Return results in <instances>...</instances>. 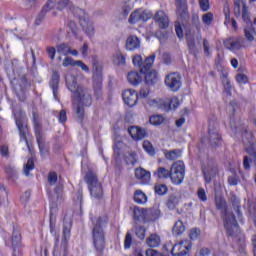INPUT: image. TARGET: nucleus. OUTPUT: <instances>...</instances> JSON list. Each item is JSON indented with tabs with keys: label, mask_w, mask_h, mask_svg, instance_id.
<instances>
[{
	"label": "nucleus",
	"mask_w": 256,
	"mask_h": 256,
	"mask_svg": "<svg viewBox=\"0 0 256 256\" xmlns=\"http://www.w3.org/2000/svg\"><path fill=\"white\" fill-rule=\"evenodd\" d=\"M66 85L73 93L72 96V105L73 110L76 113L77 119H80V121L85 117V110L83 107H91V103H93V100L91 98V94L87 89L77 85L75 75L68 73L66 74Z\"/></svg>",
	"instance_id": "1"
},
{
	"label": "nucleus",
	"mask_w": 256,
	"mask_h": 256,
	"mask_svg": "<svg viewBox=\"0 0 256 256\" xmlns=\"http://www.w3.org/2000/svg\"><path fill=\"white\" fill-rule=\"evenodd\" d=\"M216 209L221 211V217L224 223V229H226V233L230 237H235L237 233H239V224H237V220L235 219V214L227 208V202L225 199L221 197L216 198Z\"/></svg>",
	"instance_id": "2"
},
{
	"label": "nucleus",
	"mask_w": 256,
	"mask_h": 256,
	"mask_svg": "<svg viewBox=\"0 0 256 256\" xmlns=\"http://www.w3.org/2000/svg\"><path fill=\"white\" fill-rule=\"evenodd\" d=\"M139 72H130V83L131 85H139L141 81H143V76L145 75V83L146 85H155L157 81H159V73L156 72L155 69L151 68L149 65L139 66Z\"/></svg>",
	"instance_id": "3"
},
{
	"label": "nucleus",
	"mask_w": 256,
	"mask_h": 256,
	"mask_svg": "<svg viewBox=\"0 0 256 256\" xmlns=\"http://www.w3.org/2000/svg\"><path fill=\"white\" fill-rule=\"evenodd\" d=\"M91 221L94 225L92 229L93 245L96 251H103L105 247V232L103 231V225L107 223V216L91 217Z\"/></svg>",
	"instance_id": "4"
},
{
	"label": "nucleus",
	"mask_w": 256,
	"mask_h": 256,
	"mask_svg": "<svg viewBox=\"0 0 256 256\" xmlns=\"http://www.w3.org/2000/svg\"><path fill=\"white\" fill-rule=\"evenodd\" d=\"M85 182L88 185L91 197L94 199H101L103 197V186L97 179V174L88 171L85 176Z\"/></svg>",
	"instance_id": "5"
},
{
	"label": "nucleus",
	"mask_w": 256,
	"mask_h": 256,
	"mask_svg": "<svg viewBox=\"0 0 256 256\" xmlns=\"http://www.w3.org/2000/svg\"><path fill=\"white\" fill-rule=\"evenodd\" d=\"M74 15L78 19L86 35H88V37H93V35L95 34V28L93 27V23L89 21V17L87 16L85 10L81 8H76L74 10Z\"/></svg>",
	"instance_id": "6"
},
{
	"label": "nucleus",
	"mask_w": 256,
	"mask_h": 256,
	"mask_svg": "<svg viewBox=\"0 0 256 256\" xmlns=\"http://www.w3.org/2000/svg\"><path fill=\"white\" fill-rule=\"evenodd\" d=\"M170 179L174 185H181L185 179V163L176 161L170 168Z\"/></svg>",
	"instance_id": "7"
},
{
	"label": "nucleus",
	"mask_w": 256,
	"mask_h": 256,
	"mask_svg": "<svg viewBox=\"0 0 256 256\" xmlns=\"http://www.w3.org/2000/svg\"><path fill=\"white\" fill-rule=\"evenodd\" d=\"M11 83L18 99H20V101H25V91L27 90V87H29L25 75L19 76V78H13Z\"/></svg>",
	"instance_id": "8"
},
{
	"label": "nucleus",
	"mask_w": 256,
	"mask_h": 256,
	"mask_svg": "<svg viewBox=\"0 0 256 256\" xmlns=\"http://www.w3.org/2000/svg\"><path fill=\"white\" fill-rule=\"evenodd\" d=\"M223 45L229 51H241V49L245 48V39L241 36L230 37L224 40Z\"/></svg>",
	"instance_id": "9"
},
{
	"label": "nucleus",
	"mask_w": 256,
	"mask_h": 256,
	"mask_svg": "<svg viewBox=\"0 0 256 256\" xmlns=\"http://www.w3.org/2000/svg\"><path fill=\"white\" fill-rule=\"evenodd\" d=\"M33 123L36 141L38 143L40 153H43V151H45V138L43 134V129L41 128V121L39 120V117L35 114L33 116Z\"/></svg>",
	"instance_id": "10"
},
{
	"label": "nucleus",
	"mask_w": 256,
	"mask_h": 256,
	"mask_svg": "<svg viewBox=\"0 0 256 256\" xmlns=\"http://www.w3.org/2000/svg\"><path fill=\"white\" fill-rule=\"evenodd\" d=\"M164 83L170 91H179L181 89V75L177 72H172L166 75Z\"/></svg>",
	"instance_id": "11"
},
{
	"label": "nucleus",
	"mask_w": 256,
	"mask_h": 256,
	"mask_svg": "<svg viewBox=\"0 0 256 256\" xmlns=\"http://www.w3.org/2000/svg\"><path fill=\"white\" fill-rule=\"evenodd\" d=\"M175 5L178 19L189 18V5L187 4V0H175Z\"/></svg>",
	"instance_id": "12"
},
{
	"label": "nucleus",
	"mask_w": 256,
	"mask_h": 256,
	"mask_svg": "<svg viewBox=\"0 0 256 256\" xmlns=\"http://www.w3.org/2000/svg\"><path fill=\"white\" fill-rule=\"evenodd\" d=\"M151 19V14L147 13L145 10H135L130 15V23H146V21H149Z\"/></svg>",
	"instance_id": "13"
},
{
	"label": "nucleus",
	"mask_w": 256,
	"mask_h": 256,
	"mask_svg": "<svg viewBox=\"0 0 256 256\" xmlns=\"http://www.w3.org/2000/svg\"><path fill=\"white\" fill-rule=\"evenodd\" d=\"M217 67H218V71H221V79L224 86V93H226V95L231 97L232 95L231 91H233V85H231V80H229L228 78L229 72L225 70V68H223V65H220Z\"/></svg>",
	"instance_id": "14"
},
{
	"label": "nucleus",
	"mask_w": 256,
	"mask_h": 256,
	"mask_svg": "<svg viewBox=\"0 0 256 256\" xmlns=\"http://www.w3.org/2000/svg\"><path fill=\"white\" fill-rule=\"evenodd\" d=\"M190 249L191 245H189L187 240L181 241L172 247L171 254L172 256H185Z\"/></svg>",
	"instance_id": "15"
},
{
	"label": "nucleus",
	"mask_w": 256,
	"mask_h": 256,
	"mask_svg": "<svg viewBox=\"0 0 256 256\" xmlns=\"http://www.w3.org/2000/svg\"><path fill=\"white\" fill-rule=\"evenodd\" d=\"M205 183H211L213 177L217 175V164L210 162L207 164V166H204L202 168Z\"/></svg>",
	"instance_id": "16"
},
{
	"label": "nucleus",
	"mask_w": 256,
	"mask_h": 256,
	"mask_svg": "<svg viewBox=\"0 0 256 256\" xmlns=\"http://www.w3.org/2000/svg\"><path fill=\"white\" fill-rule=\"evenodd\" d=\"M135 178L140 181L142 185H149L151 183V172L145 170V168L138 167L134 172Z\"/></svg>",
	"instance_id": "17"
},
{
	"label": "nucleus",
	"mask_w": 256,
	"mask_h": 256,
	"mask_svg": "<svg viewBox=\"0 0 256 256\" xmlns=\"http://www.w3.org/2000/svg\"><path fill=\"white\" fill-rule=\"evenodd\" d=\"M223 13H224V25L227 27L229 23H231V27L234 31H237L239 29V25L237 24V21L232 18L231 19V8L229 7V3H225L223 6Z\"/></svg>",
	"instance_id": "18"
},
{
	"label": "nucleus",
	"mask_w": 256,
	"mask_h": 256,
	"mask_svg": "<svg viewBox=\"0 0 256 256\" xmlns=\"http://www.w3.org/2000/svg\"><path fill=\"white\" fill-rule=\"evenodd\" d=\"M147 103L154 109H160V111H169L167 98H153L149 99Z\"/></svg>",
	"instance_id": "19"
},
{
	"label": "nucleus",
	"mask_w": 256,
	"mask_h": 256,
	"mask_svg": "<svg viewBox=\"0 0 256 256\" xmlns=\"http://www.w3.org/2000/svg\"><path fill=\"white\" fill-rule=\"evenodd\" d=\"M129 135L134 141H141L147 137V131L139 126H130Z\"/></svg>",
	"instance_id": "20"
},
{
	"label": "nucleus",
	"mask_w": 256,
	"mask_h": 256,
	"mask_svg": "<svg viewBox=\"0 0 256 256\" xmlns=\"http://www.w3.org/2000/svg\"><path fill=\"white\" fill-rule=\"evenodd\" d=\"M101 83H103V67L96 65L93 67L94 89H101Z\"/></svg>",
	"instance_id": "21"
},
{
	"label": "nucleus",
	"mask_w": 256,
	"mask_h": 256,
	"mask_svg": "<svg viewBox=\"0 0 256 256\" xmlns=\"http://www.w3.org/2000/svg\"><path fill=\"white\" fill-rule=\"evenodd\" d=\"M154 19L160 29H167V27H169V17L167 16V14H165L164 11H157Z\"/></svg>",
	"instance_id": "22"
},
{
	"label": "nucleus",
	"mask_w": 256,
	"mask_h": 256,
	"mask_svg": "<svg viewBox=\"0 0 256 256\" xmlns=\"http://www.w3.org/2000/svg\"><path fill=\"white\" fill-rule=\"evenodd\" d=\"M156 55L152 54L148 57L145 58V60L143 61V57L139 54L133 56L132 58V63L133 65H153V63H155V59H156Z\"/></svg>",
	"instance_id": "23"
},
{
	"label": "nucleus",
	"mask_w": 256,
	"mask_h": 256,
	"mask_svg": "<svg viewBox=\"0 0 256 256\" xmlns=\"http://www.w3.org/2000/svg\"><path fill=\"white\" fill-rule=\"evenodd\" d=\"M209 135V143L212 147H217L219 143H221V135H219V130L217 128H211V125L209 126L208 130Z\"/></svg>",
	"instance_id": "24"
},
{
	"label": "nucleus",
	"mask_w": 256,
	"mask_h": 256,
	"mask_svg": "<svg viewBox=\"0 0 256 256\" xmlns=\"http://www.w3.org/2000/svg\"><path fill=\"white\" fill-rule=\"evenodd\" d=\"M16 125L20 131V141H25L29 151H31V146L29 145V141H27V133H29V130L27 129V125L23 123V121L16 119Z\"/></svg>",
	"instance_id": "25"
},
{
	"label": "nucleus",
	"mask_w": 256,
	"mask_h": 256,
	"mask_svg": "<svg viewBox=\"0 0 256 256\" xmlns=\"http://www.w3.org/2000/svg\"><path fill=\"white\" fill-rule=\"evenodd\" d=\"M133 219H134V221H142L143 223H148L147 208H141L139 206L134 207Z\"/></svg>",
	"instance_id": "26"
},
{
	"label": "nucleus",
	"mask_w": 256,
	"mask_h": 256,
	"mask_svg": "<svg viewBox=\"0 0 256 256\" xmlns=\"http://www.w3.org/2000/svg\"><path fill=\"white\" fill-rule=\"evenodd\" d=\"M161 217V210L159 204H155L152 208L147 209V221H157Z\"/></svg>",
	"instance_id": "27"
},
{
	"label": "nucleus",
	"mask_w": 256,
	"mask_h": 256,
	"mask_svg": "<svg viewBox=\"0 0 256 256\" xmlns=\"http://www.w3.org/2000/svg\"><path fill=\"white\" fill-rule=\"evenodd\" d=\"M54 7H55V0H48V2L42 8L38 18L36 19V25H39V21H42L47 11H51V9H53Z\"/></svg>",
	"instance_id": "28"
},
{
	"label": "nucleus",
	"mask_w": 256,
	"mask_h": 256,
	"mask_svg": "<svg viewBox=\"0 0 256 256\" xmlns=\"http://www.w3.org/2000/svg\"><path fill=\"white\" fill-rule=\"evenodd\" d=\"M133 199L137 203V205H145V203H147L148 198L145 192L138 189V190H135Z\"/></svg>",
	"instance_id": "29"
},
{
	"label": "nucleus",
	"mask_w": 256,
	"mask_h": 256,
	"mask_svg": "<svg viewBox=\"0 0 256 256\" xmlns=\"http://www.w3.org/2000/svg\"><path fill=\"white\" fill-rule=\"evenodd\" d=\"M50 85L52 87L54 98L57 99V89L59 87V73L57 71H53Z\"/></svg>",
	"instance_id": "30"
},
{
	"label": "nucleus",
	"mask_w": 256,
	"mask_h": 256,
	"mask_svg": "<svg viewBox=\"0 0 256 256\" xmlns=\"http://www.w3.org/2000/svg\"><path fill=\"white\" fill-rule=\"evenodd\" d=\"M21 245V234L13 231L12 234V247L14 249V256H17V248Z\"/></svg>",
	"instance_id": "31"
},
{
	"label": "nucleus",
	"mask_w": 256,
	"mask_h": 256,
	"mask_svg": "<svg viewBox=\"0 0 256 256\" xmlns=\"http://www.w3.org/2000/svg\"><path fill=\"white\" fill-rule=\"evenodd\" d=\"M154 177H157L158 179H168V177H171V170H167L164 167H158L156 172H154Z\"/></svg>",
	"instance_id": "32"
},
{
	"label": "nucleus",
	"mask_w": 256,
	"mask_h": 256,
	"mask_svg": "<svg viewBox=\"0 0 256 256\" xmlns=\"http://www.w3.org/2000/svg\"><path fill=\"white\" fill-rule=\"evenodd\" d=\"M146 243L148 247H159L161 238L157 234H152L147 238Z\"/></svg>",
	"instance_id": "33"
},
{
	"label": "nucleus",
	"mask_w": 256,
	"mask_h": 256,
	"mask_svg": "<svg viewBox=\"0 0 256 256\" xmlns=\"http://www.w3.org/2000/svg\"><path fill=\"white\" fill-rule=\"evenodd\" d=\"M172 233L176 236L183 235V233H185V225L183 224V221L178 220L177 222H175Z\"/></svg>",
	"instance_id": "34"
},
{
	"label": "nucleus",
	"mask_w": 256,
	"mask_h": 256,
	"mask_svg": "<svg viewBox=\"0 0 256 256\" xmlns=\"http://www.w3.org/2000/svg\"><path fill=\"white\" fill-rule=\"evenodd\" d=\"M165 157L169 161H175V159H179V157H181V150L175 149L172 151H168L167 153H165Z\"/></svg>",
	"instance_id": "35"
},
{
	"label": "nucleus",
	"mask_w": 256,
	"mask_h": 256,
	"mask_svg": "<svg viewBox=\"0 0 256 256\" xmlns=\"http://www.w3.org/2000/svg\"><path fill=\"white\" fill-rule=\"evenodd\" d=\"M177 205H179V197L170 195L166 202L168 209H173L174 207H177Z\"/></svg>",
	"instance_id": "36"
},
{
	"label": "nucleus",
	"mask_w": 256,
	"mask_h": 256,
	"mask_svg": "<svg viewBox=\"0 0 256 256\" xmlns=\"http://www.w3.org/2000/svg\"><path fill=\"white\" fill-rule=\"evenodd\" d=\"M254 33H255V28L253 27L244 28V37L250 43H253V41H255V36H253Z\"/></svg>",
	"instance_id": "37"
},
{
	"label": "nucleus",
	"mask_w": 256,
	"mask_h": 256,
	"mask_svg": "<svg viewBox=\"0 0 256 256\" xmlns=\"http://www.w3.org/2000/svg\"><path fill=\"white\" fill-rule=\"evenodd\" d=\"M154 191L156 195H167V191H169V188H167V185L165 184H156L154 186Z\"/></svg>",
	"instance_id": "38"
},
{
	"label": "nucleus",
	"mask_w": 256,
	"mask_h": 256,
	"mask_svg": "<svg viewBox=\"0 0 256 256\" xmlns=\"http://www.w3.org/2000/svg\"><path fill=\"white\" fill-rule=\"evenodd\" d=\"M141 45V42L139 41V38L137 36H129V46L130 49H139V46Z\"/></svg>",
	"instance_id": "39"
},
{
	"label": "nucleus",
	"mask_w": 256,
	"mask_h": 256,
	"mask_svg": "<svg viewBox=\"0 0 256 256\" xmlns=\"http://www.w3.org/2000/svg\"><path fill=\"white\" fill-rule=\"evenodd\" d=\"M57 52L61 53L62 55H69L71 52V47H69V44L62 43L56 47Z\"/></svg>",
	"instance_id": "40"
},
{
	"label": "nucleus",
	"mask_w": 256,
	"mask_h": 256,
	"mask_svg": "<svg viewBox=\"0 0 256 256\" xmlns=\"http://www.w3.org/2000/svg\"><path fill=\"white\" fill-rule=\"evenodd\" d=\"M33 169H35V162L33 161V158H30L24 166V175H26V177H29V172L33 171Z\"/></svg>",
	"instance_id": "41"
},
{
	"label": "nucleus",
	"mask_w": 256,
	"mask_h": 256,
	"mask_svg": "<svg viewBox=\"0 0 256 256\" xmlns=\"http://www.w3.org/2000/svg\"><path fill=\"white\" fill-rule=\"evenodd\" d=\"M213 19H214L213 13L212 12H207L206 14H204L202 16V23L209 27L210 25H212Z\"/></svg>",
	"instance_id": "42"
},
{
	"label": "nucleus",
	"mask_w": 256,
	"mask_h": 256,
	"mask_svg": "<svg viewBox=\"0 0 256 256\" xmlns=\"http://www.w3.org/2000/svg\"><path fill=\"white\" fill-rule=\"evenodd\" d=\"M130 107H135L137 105V101H139V94L135 90H130Z\"/></svg>",
	"instance_id": "43"
},
{
	"label": "nucleus",
	"mask_w": 256,
	"mask_h": 256,
	"mask_svg": "<svg viewBox=\"0 0 256 256\" xmlns=\"http://www.w3.org/2000/svg\"><path fill=\"white\" fill-rule=\"evenodd\" d=\"M6 173L9 179H12V181H15V179H17V169H15V167L8 165L6 167Z\"/></svg>",
	"instance_id": "44"
},
{
	"label": "nucleus",
	"mask_w": 256,
	"mask_h": 256,
	"mask_svg": "<svg viewBox=\"0 0 256 256\" xmlns=\"http://www.w3.org/2000/svg\"><path fill=\"white\" fill-rule=\"evenodd\" d=\"M166 101L167 105L169 106V111H171V109H177V107H179V99L177 97L166 98Z\"/></svg>",
	"instance_id": "45"
},
{
	"label": "nucleus",
	"mask_w": 256,
	"mask_h": 256,
	"mask_svg": "<svg viewBox=\"0 0 256 256\" xmlns=\"http://www.w3.org/2000/svg\"><path fill=\"white\" fill-rule=\"evenodd\" d=\"M150 123L151 125H161L163 121H165V118L163 115H153L150 117Z\"/></svg>",
	"instance_id": "46"
},
{
	"label": "nucleus",
	"mask_w": 256,
	"mask_h": 256,
	"mask_svg": "<svg viewBox=\"0 0 256 256\" xmlns=\"http://www.w3.org/2000/svg\"><path fill=\"white\" fill-rule=\"evenodd\" d=\"M200 10L203 11V13H207L209 9H211V3L209 0H198Z\"/></svg>",
	"instance_id": "47"
},
{
	"label": "nucleus",
	"mask_w": 256,
	"mask_h": 256,
	"mask_svg": "<svg viewBox=\"0 0 256 256\" xmlns=\"http://www.w3.org/2000/svg\"><path fill=\"white\" fill-rule=\"evenodd\" d=\"M114 65H125V56L121 53H117L113 56Z\"/></svg>",
	"instance_id": "48"
},
{
	"label": "nucleus",
	"mask_w": 256,
	"mask_h": 256,
	"mask_svg": "<svg viewBox=\"0 0 256 256\" xmlns=\"http://www.w3.org/2000/svg\"><path fill=\"white\" fill-rule=\"evenodd\" d=\"M239 109V104L237 101L232 100L227 106V111L231 113V115H235V112Z\"/></svg>",
	"instance_id": "49"
},
{
	"label": "nucleus",
	"mask_w": 256,
	"mask_h": 256,
	"mask_svg": "<svg viewBox=\"0 0 256 256\" xmlns=\"http://www.w3.org/2000/svg\"><path fill=\"white\" fill-rule=\"evenodd\" d=\"M142 145L143 149H145V151L149 153V155H155V149H153V145H151V142H149V140H145Z\"/></svg>",
	"instance_id": "50"
},
{
	"label": "nucleus",
	"mask_w": 256,
	"mask_h": 256,
	"mask_svg": "<svg viewBox=\"0 0 256 256\" xmlns=\"http://www.w3.org/2000/svg\"><path fill=\"white\" fill-rule=\"evenodd\" d=\"M120 6L122 9L123 17H127L129 15V0H123Z\"/></svg>",
	"instance_id": "51"
},
{
	"label": "nucleus",
	"mask_w": 256,
	"mask_h": 256,
	"mask_svg": "<svg viewBox=\"0 0 256 256\" xmlns=\"http://www.w3.org/2000/svg\"><path fill=\"white\" fill-rule=\"evenodd\" d=\"M236 81L240 85H245V83H247L249 79L247 78V75L243 74V72H238V74L236 75Z\"/></svg>",
	"instance_id": "52"
},
{
	"label": "nucleus",
	"mask_w": 256,
	"mask_h": 256,
	"mask_svg": "<svg viewBox=\"0 0 256 256\" xmlns=\"http://www.w3.org/2000/svg\"><path fill=\"white\" fill-rule=\"evenodd\" d=\"M242 19L244 23H251V16L249 15V10H247L246 5L242 7Z\"/></svg>",
	"instance_id": "53"
},
{
	"label": "nucleus",
	"mask_w": 256,
	"mask_h": 256,
	"mask_svg": "<svg viewBox=\"0 0 256 256\" xmlns=\"http://www.w3.org/2000/svg\"><path fill=\"white\" fill-rule=\"evenodd\" d=\"M62 65H85L82 61H75L73 58L67 56Z\"/></svg>",
	"instance_id": "54"
},
{
	"label": "nucleus",
	"mask_w": 256,
	"mask_h": 256,
	"mask_svg": "<svg viewBox=\"0 0 256 256\" xmlns=\"http://www.w3.org/2000/svg\"><path fill=\"white\" fill-rule=\"evenodd\" d=\"M129 161L131 165H139V155L137 152L130 153Z\"/></svg>",
	"instance_id": "55"
},
{
	"label": "nucleus",
	"mask_w": 256,
	"mask_h": 256,
	"mask_svg": "<svg viewBox=\"0 0 256 256\" xmlns=\"http://www.w3.org/2000/svg\"><path fill=\"white\" fill-rule=\"evenodd\" d=\"M203 49L204 55H206V57H211V48L209 46V41L207 39L203 40Z\"/></svg>",
	"instance_id": "56"
},
{
	"label": "nucleus",
	"mask_w": 256,
	"mask_h": 256,
	"mask_svg": "<svg viewBox=\"0 0 256 256\" xmlns=\"http://www.w3.org/2000/svg\"><path fill=\"white\" fill-rule=\"evenodd\" d=\"M145 233H146L145 227L143 226L136 227V235L139 239L141 240L145 239Z\"/></svg>",
	"instance_id": "57"
},
{
	"label": "nucleus",
	"mask_w": 256,
	"mask_h": 256,
	"mask_svg": "<svg viewBox=\"0 0 256 256\" xmlns=\"http://www.w3.org/2000/svg\"><path fill=\"white\" fill-rule=\"evenodd\" d=\"M175 32H176L178 39H183V37H184L183 28L181 27V24L179 22L175 23Z\"/></svg>",
	"instance_id": "58"
},
{
	"label": "nucleus",
	"mask_w": 256,
	"mask_h": 256,
	"mask_svg": "<svg viewBox=\"0 0 256 256\" xmlns=\"http://www.w3.org/2000/svg\"><path fill=\"white\" fill-rule=\"evenodd\" d=\"M201 235V230L193 228L190 231V239H192V241H195V239H199V236Z\"/></svg>",
	"instance_id": "59"
},
{
	"label": "nucleus",
	"mask_w": 256,
	"mask_h": 256,
	"mask_svg": "<svg viewBox=\"0 0 256 256\" xmlns=\"http://www.w3.org/2000/svg\"><path fill=\"white\" fill-rule=\"evenodd\" d=\"M67 5H69V0H59L57 2V6L56 8L59 10V11H63V9H65L67 7Z\"/></svg>",
	"instance_id": "60"
},
{
	"label": "nucleus",
	"mask_w": 256,
	"mask_h": 256,
	"mask_svg": "<svg viewBox=\"0 0 256 256\" xmlns=\"http://www.w3.org/2000/svg\"><path fill=\"white\" fill-rule=\"evenodd\" d=\"M197 195L200 201H207V193L205 192V189L199 188L197 191Z\"/></svg>",
	"instance_id": "61"
},
{
	"label": "nucleus",
	"mask_w": 256,
	"mask_h": 256,
	"mask_svg": "<svg viewBox=\"0 0 256 256\" xmlns=\"http://www.w3.org/2000/svg\"><path fill=\"white\" fill-rule=\"evenodd\" d=\"M228 183L229 185H232V186L239 185V176L237 175L229 176Z\"/></svg>",
	"instance_id": "62"
},
{
	"label": "nucleus",
	"mask_w": 256,
	"mask_h": 256,
	"mask_svg": "<svg viewBox=\"0 0 256 256\" xmlns=\"http://www.w3.org/2000/svg\"><path fill=\"white\" fill-rule=\"evenodd\" d=\"M48 183H50V185H55V183H57V173H55V172L49 173Z\"/></svg>",
	"instance_id": "63"
},
{
	"label": "nucleus",
	"mask_w": 256,
	"mask_h": 256,
	"mask_svg": "<svg viewBox=\"0 0 256 256\" xmlns=\"http://www.w3.org/2000/svg\"><path fill=\"white\" fill-rule=\"evenodd\" d=\"M68 27L71 30V33L74 34V36L76 37V35L79 31V29L77 28V24H75V22H73V21H70L68 23Z\"/></svg>",
	"instance_id": "64"
}]
</instances>
